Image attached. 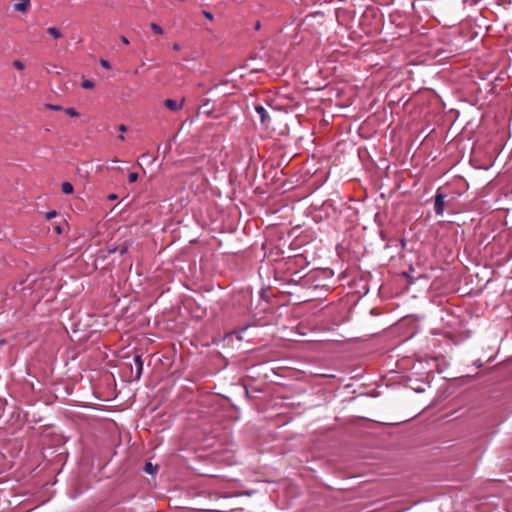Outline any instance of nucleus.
<instances>
[{
    "label": "nucleus",
    "mask_w": 512,
    "mask_h": 512,
    "mask_svg": "<svg viewBox=\"0 0 512 512\" xmlns=\"http://www.w3.org/2000/svg\"><path fill=\"white\" fill-rule=\"evenodd\" d=\"M445 198L446 195L440 191H437L435 195L434 211L437 215L441 216L445 210Z\"/></svg>",
    "instance_id": "f03ea898"
},
{
    "label": "nucleus",
    "mask_w": 512,
    "mask_h": 512,
    "mask_svg": "<svg viewBox=\"0 0 512 512\" xmlns=\"http://www.w3.org/2000/svg\"><path fill=\"white\" fill-rule=\"evenodd\" d=\"M244 106V95H231L228 98L226 97V116H229V118L232 120L237 119L239 115L243 114Z\"/></svg>",
    "instance_id": "f257e3e1"
},
{
    "label": "nucleus",
    "mask_w": 512,
    "mask_h": 512,
    "mask_svg": "<svg viewBox=\"0 0 512 512\" xmlns=\"http://www.w3.org/2000/svg\"><path fill=\"white\" fill-rule=\"evenodd\" d=\"M81 86H82V88H84V89H92V88L95 86V84H94V82H93V81H91V80H84V81L82 82Z\"/></svg>",
    "instance_id": "ddd939ff"
},
{
    "label": "nucleus",
    "mask_w": 512,
    "mask_h": 512,
    "mask_svg": "<svg viewBox=\"0 0 512 512\" xmlns=\"http://www.w3.org/2000/svg\"><path fill=\"white\" fill-rule=\"evenodd\" d=\"M255 110H256L257 114L260 116L261 122L265 123L266 117H267L266 109L263 106H261V105H257L255 107Z\"/></svg>",
    "instance_id": "423d86ee"
},
{
    "label": "nucleus",
    "mask_w": 512,
    "mask_h": 512,
    "mask_svg": "<svg viewBox=\"0 0 512 512\" xmlns=\"http://www.w3.org/2000/svg\"><path fill=\"white\" fill-rule=\"evenodd\" d=\"M29 6L30 0H19V2L14 5V9L19 12H26Z\"/></svg>",
    "instance_id": "39448f33"
},
{
    "label": "nucleus",
    "mask_w": 512,
    "mask_h": 512,
    "mask_svg": "<svg viewBox=\"0 0 512 512\" xmlns=\"http://www.w3.org/2000/svg\"><path fill=\"white\" fill-rule=\"evenodd\" d=\"M64 111L67 115H69L71 117L79 116V113L77 112V110L75 108L69 107V108H66Z\"/></svg>",
    "instance_id": "f8f14e48"
},
{
    "label": "nucleus",
    "mask_w": 512,
    "mask_h": 512,
    "mask_svg": "<svg viewBox=\"0 0 512 512\" xmlns=\"http://www.w3.org/2000/svg\"><path fill=\"white\" fill-rule=\"evenodd\" d=\"M120 40H121L124 44H129V40H128L125 36H121V37H120Z\"/></svg>",
    "instance_id": "4be33fe9"
},
{
    "label": "nucleus",
    "mask_w": 512,
    "mask_h": 512,
    "mask_svg": "<svg viewBox=\"0 0 512 512\" xmlns=\"http://www.w3.org/2000/svg\"><path fill=\"white\" fill-rule=\"evenodd\" d=\"M202 13H203V15H204L207 19H209V20H212V19H213V14H212L211 12L206 11V10H203V11H202Z\"/></svg>",
    "instance_id": "6ab92c4d"
},
{
    "label": "nucleus",
    "mask_w": 512,
    "mask_h": 512,
    "mask_svg": "<svg viewBox=\"0 0 512 512\" xmlns=\"http://www.w3.org/2000/svg\"><path fill=\"white\" fill-rule=\"evenodd\" d=\"M55 229H56L57 233H61V228H60V226H56V228H55Z\"/></svg>",
    "instance_id": "bb28decb"
},
{
    "label": "nucleus",
    "mask_w": 512,
    "mask_h": 512,
    "mask_svg": "<svg viewBox=\"0 0 512 512\" xmlns=\"http://www.w3.org/2000/svg\"><path fill=\"white\" fill-rule=\"evenodd\" d=\"M172 48L175 51H179L180 50V45L178 43H175V44H173Z\"/></svg>",
    "instance_id": "b1692460"
},
{
    "label": "nucleus",
    "mask_w": 512,
    "mask_h": 512,
    "mask_svg": "<svg viewBox=\"0 0 512 512\" xmlns=\"http://www.w3.org/2000/svg\"><path fill=\"white\" fill-rule=\"evenodd\" d=\"M205 106H206V105H204V106H202V107L200 108V112H201V113H203V114H209V113H210V111H209L208 109H205Z\"/></svg>",
    "instance_id": "412c9836"
},
{
    "label": "nucleus",
    "mask_w": 512,
    "mask_h": 512,
    "mask_svg": "<svg viewBox=\"0 0 512 512\" xmlns=\"http://www.w3.org/2000/svg\"><path fill=\"white\" fill-rule=\"evenodd\" d=\"M56 215H57V212L55 210H52V211H49V212L46 213V218L47 219H52Z\"/></svg>",
    "instance_id": "a211bd4d"
},
{
    "label": "nucleus",
    "mask_w": 512,
    "mask_h": 512,
    "mask_svg": "<svg viewBox=\"0 0 512 512\" xmlns=\"http://www.w3.org/2000/svg\"><path fill=\"white\" fill-rule=\"evenodd\" d=\"M13 66H14L16 69H18V70H23V69L25 68L24 63H23L22 61H20V60H15V61L13 62Z\"/></svg>",
    "instance_id": "2eb2a0df"
},
{
    "label": "nucleus",
    "mask_w": 512,
    "mask_h": 512,
    "mask_svg": "<svg viewBox=\"0 0 512 512\" xmlns=\"http://www.w3.org/2000/svg\"><path fill=\"white\" fill-rule=\"evenodd\" d=\"M45 108L53 111L63 110L62 106L56 104H45Z\"/></svg>",
    "instance_id": "4468645a"
},
{
    "label": "nucleus",
    "mask_w": 512,
    "mask_h": 512,
    "mask_svg": "<svg viewBox=\"0 0 512 512\" xmlns=\"http://www.w3.org/2000/svg\"><path fill=\"white\" fill-rule=\"evenodd\" d=\"M0 344H5V340H1V341H0Z\"/></svg>",
    "instance_id": "c756f323"
},
{
    "label": "nucleus",
    "mask_w": 512,
    "mask_h": 512,
    "mask_svg": "<svg viewBox=\"0 0 512 512\" xmlns=\"http://www.w3.org/2000/svg\"><path fill=\"white\" fill-rule=\"evenodd\" d=\"M183 102L184 99H182L181 102H178L174 99H166L164 101V105L171 111H179L183 107Z\"/></svg>",
    "instance_id": "7ed1b4c3"
},
{
    "label": "nucleus",
    "mask_w": 512,
    "mask_h": 512,
    "mask_svg": "<svg viewBox=\"0 0 512 512\" xmlns=\"http://www.w3.org/2000/svg\"><path fill=\"white\" fill-rule=\"evenodd\" d=\"M117 199V195L116 194H110L108 195V200H116Z\"/></svg>",
    "instance_id": "5701e85b"
},
{
    "label": "nucleus",
    "mask_w": 512,
    "mask_h": 512,
    "mask_svg": "<svg viewBox=\"0 0 512 512\" xmlns=\"http://www.w3.org/2000/svg\"><path fill=\"white\" fill-rule=\"evenodd\" d=\"M134 363L136 366L135 380H139L143 373V360L142 356L137 354L134 356Z\"/></svg>",
    "instance_id": "20e7f679"
},
{
    "label": "nucleus",
    "mask_w": 512,
    "mask_h": 512,
    "mask_svg": "<svg viewBox=\"0 0 512 512\" xmlns=\"http://www.w3.org/2000/svg\"><path fill=\"white\" fill-rule=\"evenodd\" d=\"M61 189L64 194L73 193V185L70 182H63L61 185Z\"/></svg>",
    "instance_id": "9d476101"
},
{
    "label": "nucleus",
    "mask_w": 512,
    "mask_h": 512,
    "mask_svg": "<svg viewBox=\"0 0 512 512\" xmlns=\"http://www.w3.org/2000/svg\"><path fill=\"white\" fill-rule=\"evenodd\" d=\"M202 512H218L217 510H203Z\"/></svg>",
    "instance_id": "cd10ccee"
},
{
    "label": "nucleus",
    "mask_w": 512,
    "mask_h": 512,
    "mask_svg": "<svg viewBox=\"0 0 512 512\" xmlns=\"http://www.w3.org/2000/svg\"><path fill=\"white\" fill-rule=\"evenodd\" d=\"M126 251H127V248H126V247H124V248H122V249L120 250V254H121V255H123L124 253H126Z\"/></svg>",
    "instance_id": "a878e982"
},
{
    "label": "nucleus",
    "mask_w": 512,
    "mask_h": 512,
    "mask_svg": "<svg viewBox=\"0 0 512 512\" xmlns=\"http://www.w3.org/2000/svg\"><path fill=\"white\" fill-rule=\"evenodd\" d=\"M119 139L124 140V136H123V135H120V136H119Z\"/></svg>",
    "instance_id": "c85d7f7f"
},
{
    "label": "nucleus",
    "mask_w": 512,
    "mask_h": 512,
    "mask_svg": "<svg viewBox=\"0 0 512 512\" xmlns=\"http://www.w3.org/2000/svg\"><path fill=\"white\" fill-rule=\"evenodd\" d=\"M47 33H49L54 39H59L63 36L62 32L56 27H49L47 29Z\"/></svg>",
    "instance_id": "6e6552de"
},
{
    "label": "nucleus",
    "mask_w": 512,
    "mask_h": 512,
    "mask_svg": "<svg viewBox=\"0 0 512 512\" xmlns=\"http://www.w3.org/2000/svg\"><path fill=\"white\" fill-rule=\"evenodd\" d=\"M240 298H241V300L238 301L240 304L243 303V302H247V295L246 294H241Z\"/></svg>",
    "instance_id": "aec40b11"
},
{
    "label": "nucleus",
    "mask_w": 512,
    "mask_h": 512,
    "mask_svg": "<svg viewBox=\"0 0 512 512\" xmlns=\"http://www.w3.org/2000/svg\"><path fill=\"white\" fill-rule=\"evenodd\" d=\"M229 445H230V443H228V441L226 440V458H225L226 465H232V464H235L237 462L236 459L231 460L230 457L228 456L229 452H234L233 449H229L228 448Z\"/></svg>",
    "instance_id": "1a4fd4ad"
},
{
    "label": "nucleus",
    "mask_w": 512,
    "mask_h": 512,
    "mask_svg": "<svg viewBox=\"0 0 512 512\" xmlns=\"http://www.w3.org/2000/svg\"><path fill=\"white\" fill-rule=\"evenodd\" d=\"M137 179H138V174L135 173V172L130 173L129 176H128V181L130 183L136 182Z\"/></svg>",
    "instance_id": "dca6fc26"
},
{
    "label": "nucleus",
    "mask_w": 512,
    "mask_h": 512,
    "mask_svg": "<svg viewBox=\"0 0 512 512\" xmlns=\"http://www.w3.org/2000/svg\"><path fill=\"white\" fill-rule=\"evenodd\" d=\"M100 65L105 68V69H110L111 68V65H110V62L105 60V59H101L100 60Z\"/></svg>",
    "instance_id": "f3484780"
},
{
    "label": "nucleus",
    "mask_w": 512,
    "mask_h": 512,
    "mask_svg": "<svg viewBox=\"0 0 512 512\" xmlns=\"http://www.w3.org/2000/svg\"><path fill=\"white\" fill-rule=\"evenodd\" d=\"M150 28L152 29V31L158 35H161L163 34V29L156 23H151L150 24Z\"/></svg>",
    "instance_id": "9b49d317"
},
{
    "label": "nucleus",
    "mask_w": 512,
    "mask_h": 512,
    "mask_svg": "<svg viewBox=\"0 0 512 512\" xmlns=\"http://www.w3.org/2000/svg\"><path fill=\"white\" fill-rule=\"evenodd\" d=\"M119 130H120L121 132H125V131L127 130V127H126L124 124H121V125L119 126Z\"/></svg>",
    "instance_id": "393cba45"
},
{
    "label": "nucleus",
    "mask_w": 512,
    "mask_h": 512,
    "mask_svg": "<svg viewBox=\"0 0 512 512\" xmlns=\"http://www.w3.org/2000/svg\"><path fill=\"white\" fill-rule=\"evenodd\" d=\"M157 470H158V466L157 465H153L151 462H146L145 463L144 471L147 474L153 475V474H155L157 472Z\"/></svg>",
    "instance_id": "0eeeda50"
}]
</instances>
